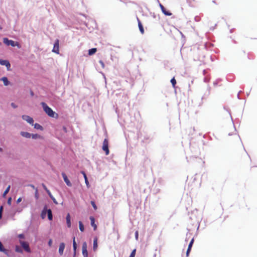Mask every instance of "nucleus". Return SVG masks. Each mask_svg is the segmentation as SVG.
I'll list each match as a JSON object with an SVG mask.
<instances>
[{
	"instance_id": "f704fd0d",
	"label": "nucleus",
	"mask_w": 257,
	"mask_h": 257,
	"mask_svg": "<svg viewBox=\"0 0 257 257\" xmlns=\"http://www.w3.org/2000/svg\"><path fill=\"white\" fill-rule=\"evenodd\" d=\"M49 197H50L53 200V202L56 204H57L58 203L55 200V199L51 195L50 193L49 192Z\"/></svg>"
},
{
	"instance_id": "79ce46f5",
	"label": "nucleus",
	"mask_w": 257,
	"mask_h": 257,
	"mask_svg": "<svg viewBox=\"0 0 257 257\" xmlns=\"http://www.w3.org/2000/svg\"><path fill=\"white\" fill-rule=\"evenodd\" d=\"M22 201V198L21 197L19 198L17 200V203H20L21 201Z\"/></svg>"
},
{
	"instance_id": "a19ab883",
	"label": "nucleus",
	"mask_w": 257,
	"mask_h": 257,
	"mask_svg": "<svg viewBox=\"0 0 257 257\" xmlns=\"http://www.w3.org/2000/svg\"><path fill=\"white\" fill-rule=\"evenodd\" d=\"M234 139H235V140H236L238 142H239V143L240 140H239V139H238V138L236 136H234Z\"/></svg>"
},
{
	"instance_id": "5701e85b",
	"label": "nucleus",
	"mask_w": 257,
	"mask_h": 257,
	"mask_svg": "<svg viewBox=\"0 0 257 257\" xmlns=\"http://www.w3.org/2000/svg\"><path fill=\"white\" fill-rule=\"evenodd\" d=\"M79 229L81 232H83L84 230V225L81 221H79Z\"/></svg>"
},
{
	"instance_id": "8fccbe9b",
	"label": "nucleus",
	"mask_w": 257,
	"mask_h": 257,
	"mask_svg": "<svg viewBox=\"0 0 257 257\" xmlns=\"http://www.w3.org/2000/svg\"><path fill=\"white\" fill-rule=\"evenodd\" d=\"M51 243H52V240L51 239H49V246L51 245Z\"/></svg>"
},
{
	"instance_id": "b1692460",
	"label": "nucleus",
	"mask_w": 257,
	"mask_h": 257,
	"mask_svg": "<svg viewBox=\"0 0 257 257\" xmlns=\"http://www.w3.org/2000/svg\"><path fill=\"white\" fill-rule=\"evenodd\" d=\"M33 125L34 126V128L37 130H43V127L39 123H36L34 124H33Z\"/></svg>"
},
{
	"instance_id": "39448f33",
	"label": "nucleus",
	"mask_w": 257,
	"mask_h": 257,
	"mask_svg": "<svg viewBox=\"0 0 257 257\" xmlns=\"http://www.w3.org/2000/svg\"><path fill=\"white\" fill-rule=\"evenodd\" d=\"M22 118L26 120L27 122L30 123V124L33 125L34 120L32 117H30L29 115H23L22 116Z\"/></svg>"
},
{
	"instance_id": "bb28decb",
	"label": "nucleus",
	"mask_w": 257,
	"mask_h": 257,
	"mask_svg": "<svg viewBox=\"0 0 257 257\" xmlns=\"http://www.w3.org/2000/svg\"><path fill=\"white\" fill-rule=\"evenodd\" d=\"M84 179H85V184H86L87 188H89L90 185H89V182L88 181L87 176L86 175H84Z\"/></svg>"
},
{
	"instance_id": "393cba45",
	"label": "nucleus",
	"mask_w": 257,
	"mask_h": 257,
	"mask_svg": "<svg viewBox=\"0 0 257 257\" xmlns=\"http://www.w3.org/2000/svg\"><path fill=\"white\" fill-rule=\"evenodd\" d=\"M73 249L74 251V254H75V252H76V248H77V244L75 240V237L73 238Z\"/></svg>"
},
{
	"instance_id": "09e8293b",
	"label": "nucleus",
	"mask_w": 257,
	"mask_h": 257,
	"mask_svg": "<svg viewBox=\"0 0 257 257\" xmlns=\"http://www.w3.org/2000/svg\"><path fill=\"white\" fill-rule=\"evenodd\" d=\"M19 237L20 238H23L24 237V235L23 234H20V235H19Z\"/></svg>"
},
{
	"instance_id": "f3484780",
	"label": "nucleus",
	"mask_w": 257,
	"mask_h": 257,
	"mask_svg": "<svg viewBox=\"0 0 257 257\" xmlns=\"http://www.w3.org/2000/svg\"><path fill=\"white\" fill-rule=\"evenodd\" d=\"M21 135L26 138H30L31 137V134L28 132H22Z\"/></svg>"
},
{
	"instance_id": "1a4fd4ad",
	"label": "nucleus",
	"mask_w": 257,
	"mask_h": 257,
	"mask_svg": "<svg viewBox=\"0 0 257 257\" xmlns=\"http://www.w3.org/2000/svg\"><path fill=\"white\" fill-rule=\"evenodd\" d=\"M47 213H48V209H47V206L45 205L41 214L42 219L45 218Z\"/></svg>"
},
{
	"instance_id": "a211bd4d",
	"label": "nucleus",
	"mask_w": 257,
	"mask_h": 257,
	"mask_svg": "<svg viewBox=\"0 0 257 257\" xmlns=\"http://www.w3.org/2000/svg\"><path fill=\"white\" fill-rule=\"evenodd\" d=\"M97 246H98V245H97V237H95L94 240H93V250L94 251H95L97 249Z\"/></svg>"
},
{
	"instance_id": "4468645a",
	"label": "nucleus",
	"mask_w": 257,
	"mask_h": 257,
	"mask_svg": "<svg viewBox=\"0 0 257 257\" xmlns=\"http://www.w3.org/2000/svg\"><path fill=\"white\" fill-rule=\"evenodd\" d=\"M66 223H67V225L68 226V227L70 228L71 227V217H70V215L69 213H68L67 216H66Z\"/></svg>"
},
{
	"instance_id": "49530a36",
	"label": "nucleus",
	"mask_w": 257,
	"mask_h": 257,
	"mask_svg": "<svg viewBox=\"0 0 257 257\" xmlns=\"http://www.w3.org/2000/svg\"><path fill=\"white\" fill-rule=\"evenodd\" d=\"M29 186L31 187L32 188H33L34 189H35L36 190V188H35L33 185H32V184L29 185Z\"/></svg>"
},
{
	"instance_id": "f257e3e1",
	"label": "nucleus",
	"mask_w": 257,
	"mask_h": 257,
	"mask_svg": "<svg viewBox=\"0 0 257 257\" xmlns=\"http://www.w3.org/2000/svg\"><path fill=\"white\" fill-rule=\"evenodd\" d=\"M3 42L7 46L11 45L13 47L17 46L18 48H20V44L18 42L9 40L7 38H4L3 39Z\"/></svg>"
},
{
	"instance_id": "ddd939ff",
	"label": "nucleus",
	"mask_w": 257,
	"mask_h": 257,
	"mask_svg": "<svg viewBox=\"0 0 257 257\" xmlns=\"http://www.w3.org/2000/svg\"><path fill=\"white\" fill-rule=\"evenodd\" d=\"M138 26H139V30L141 33V34H144L145 31H144V29L143 25L142 24L140 20L138 18Z\"/></svg>"
},
{
	"instance_id": "58836bf2",
	"label": "nucleus",
	"mask_w": 257,
	"mask_h": 257,
	"mask_svg": "<svg viewBox=\"0 0 257 257\" xmlns=\"http://www.w3.org/2000/svg\"><path fill=\"white\" fill-rule=\"evenodd\" d=\"M11 106H12L13 108H17V105H16V104H15L14 103H13V102H12V103H11Z\"/></svg>"
},
{
	"instance_id": "a878e982",
	"label": "nucleus",
	"mask_w": 257,
	"mask_h": 257,
	"mask_svg": "<svg viewBox=\"0 0 257 257\" xmlns=\"http://www.w3.org/2000/svg\"><path fill=\"white\" fill-rule=\"evenodd\" d=\"M10 188H11V186L9 185L8 186V187L6 188V189L5 190V191H4V192L3 193L4 197H5L7 195V194L9 192Z\"/></svg>"
},
{
	"instance_id": "aec40b11",
	"label": "nucleus",
	"mask_w": 257,
	"mask_h": 257,
	"mask_svg": "<svg viewBox=\"0 0 257 257\" xmlns=\"http://www.w3.org/2000/svg\"><path fill=\"white\" fill-rule=\"evenodd\" d=\"M97 51V49L95 48L89 49L88 51V55L91 56L95 54Z\"/></svg>"
},
{
	"instance_id": "f03ea898",
	"label": "nucleus",
	"mask_w": 257,
	"mask_h": 257,
	"mask_svg": "<svg viewBox=\"0 0 257 257\" xmlns=\"http://www.w3.org/2000/svg\"><path fill=\"white\" fill-rule=\"evenodd\" d=\"M108 144L109 143L108 139H105L103 142L102 150L105 152L106 155H108L109 153Z\"/></svg>"
},
{
	"instance_id": "423d86ee",
	"label": "nucleus",
	"mask_w": 257,
	"mask_h": 257,
	"mask_svg": "<svg viewBox=\"0 0 257 257\" xmlns=\"http://www.w3.org/2000/svg\"><path fill=\"white\" fill-rule=\"evenodd\" d=\"M62 176L63 178V179L65 182V183L67 184V185L69 187H71L72 186V183H71V182L69 181V180L68 179L67 175H66V174L65 173H62Z\"/></svg>"
},
{
	"instance_id": "37998d69",
	"label": "nucleus",
	"mask_w": 257,
	"mask_h": 257,
	"mask_svg": "<svg viewBox=\"0 0 257 257\" xmlns=\"http://www.w3.org/2000/svg\"><path fill=\"white\" fill-rule=\"evenodd\" d=\"M159 6H160L161 10H162L163 9H164V8H165V7L161 4H160Z\"/></svg>"
},
{
	"instance_id": "4be33fe9",
	"label": "nucleus",
	"mask_w": 257,
	"mask_h": 257,
	"mask_svg": "<svg viewBox=\"0 0 257 257\" xmlns=\"http://www.w3.org/2000/svg\"><path fill=\"white\" fill-rule=\"evenodd\" d=\"M163 13L166 15V16H171L172 15V13L166 10V9L165 8H164V9H163L162 10Z\"/></svg>"
},
{
	"instance_id": "2eb2a0df",
	"label": "nucleus",
	"mask_w": 257,
	"mask_h": 257,
	"mask_svg": "<svg viewBox=\"0 0 257 257\" xmlns=\"http://www.w3.org/2000/svg\"><path fill=\"white\" fill-rule=\"evenodd\" d=\"M65 248V244L63 242L60 243L59 248V252L62 255L63 253L64 249Z\"/></svg>"
},
{
	"instance_id": "6e6552de",
	"label": "nucleus",
	"mask_w": 257,
	"mask_h": 257,
	"mask_svg": "<svg viewBox=\"0 0 257 257\" xmlns=\"http://www.w3.org/2000/svg\"><path fill=\"white\" fill-rule=\"evenodd\" d=\"M0 64L2 65L6 66L7 67L8 70H9V69L11 67V64L8 60H3L2 59H0Z\"/></svg>"
},
{
	"instance_id": "e433bc0d",
	"label": "nucleus",
	"mask_w": 257,
	"mask_h": 257,
	"mask_svg": "<svg viewBox=\"0 0 257 257\" xmlns=\"http://www.w3.org/2000/svg\"><path fill=\"white\" fill-rule=\"evenodd\" d=\"M99 63L101 64L102 68L104 67V63H103V62L102 60H100L99 61Z\"/></svg>"
},
{
	"instance_id": "4c0bfd02",
	"label": "nucleus",
	"mask_w": 257,
	"mask_h": 257,
	"mask_svg": "<svg viewBox=\"0 0 257 257\" xmlns=\"http://www.w3.org/2000/svg\"><path fill=\"white\" fill-rule=\"evenodd\" d=\"M138 236H139V233H138V231H137L136 232H135V237L136 238V239H138Z\"/></svg>"
},
{
	"instance_id": "c9c22d12",
	"label": "nucleus",
	"mask_w": 257,
	"mask_h": 257,
	"mask_svg": "<svg viewBox=\"0 0 257 257\" xmlns=\"http://www.w3.org/2000/svg\"><path fill=\"white\" fill-rule=\"evenodd\" d=\"M3 210V207L2 206L0 207V219L2 217Z\"/></svg>"
},
{
	"instance_id": "7c9ffc66",
	"label": "nucleus",
	"mask_w": 257,
	"mask_h": 257,
	"mask_svg": "<svg viewBox=\"0 0 257 257\" xmlns=\"http://www.w3.org/2000/svg\"><path fill=\"white\" fill-rule=\"evenodd\" d=\"M15 250L18 252H22V249L19 246H16Z\"/></svg>"
},
{
	"instance_id": "a18cd8bd",
	"label": "nucleus",
	"mask_w": 257,
	"mask_h": 257,
	"mask_svg": "<svg viewBox=\"0 0 257 257\" xmlns=\"http://www.w3.org/2000/svg\"><path fill=\"white\" fill-rule=\"evenodd\" d=\"M63 131H64L65 133H66V132H67V128H66V127L65 126H63Z\"/></svg>"
},
{
	"instance_id": "864d4df0",
	"label": "nucleus",
	"mask_w": 257,
	"mask_h": 257,
	"mask_svg": "<svg viewBox=\"0 0 257 257\" xmlns=\"http://www.w3.org/2000/svg\"><path fill=\"white\" fill-rule=\"evenodd\" d=\"M1 45V43L0 42V45Z\"/></svg>"
},
{
	"instance_id": "de8ad7c7",
	"label": "nucleus",
	"mask_w": 257,
	"mask_h": 257,
	"mask_svg": "<svg viewBox=\"0 0 257 257\" xmlns=\"http://www.w3.org/2000/svg\"><path fill=\"white\" fill-rule=\"evenodd\" d=\"M81 173L83 175V177H84V175H86L84 171H81Z\"/></svg>"
},
{
	"instance_id": "cd10ccee",
	"label": "nucleus",
	"mask_w": 257,
	"mask_h": 257,
	"mask_svg": "<svg viewBox=\"0 0 257 257\" xmlns=\"http://www.w3.org/2000/svg\"><path fill=\"white\" fill-rule=\"evenodd\" d=\"M171 82L173 87H175V85L176 84V80L174 77H173V78L171 79Z\"/></svg>"
},
{
	"instance_id": "72a5a7b5",
	"label": "nucleus",
	"mask_w": 257,
	"mask_h": 257,
	"mask_svg": "<svg viewBox=\"0 0 257 257\" xmlns=\"http://www.w3.org/2000/svg\"><path fill=\"white\" fill-rule=\"evenodd\" d=\"M136 249H134L131 252V255H132V256H134L135 257V255H136Z\"/></svg>"
},
{
	"instance_id": "2f4dec72",
	"label": "nucleus",
	"mask_w": 257,
	"mask_h": 257,
	"mask_svg": "<svg viewBox=\"0 0 257 257\" xmlns=\"http://www.w3.org/2000/svg\"><path fill=\"white\" fill-rule=\"evenodd\" d=\"M91 205H92V206H93V207L94 209L95 210H96L97 209V206H96V204H95V203L94 201H91Z\"/></svg>"
},
{
	"instance_id": "9d476101",
	"label": "nucleus",
	"mask_w": 257,
	"mask_h": 257,
	"mask_svg": "<svg viewBox=\"0 0 257 257\" xmlns=\"http://www.w3.org/2000/svg\"><path fill=\"white\" fill-rule=\"evenodd\" d=\"M49 117L57 118L58 114L55 112L53 111V110L49 107Z\"/></svg>"
},
{
	"instance_id": "603ef678",
	"label": "nucleus",
	"mask_w": 257,
	"mask_h": 257,
	"mask_svg": "<svg viewBox=\"0 0 257 257\" xmlns=\"http://www.w3.org/2000/svg\"><path fill=\"white\" fill-rule=\"evenodd\" d=\"M129 257H134V256H132V255H130Z\"/></svg>"
},
{
	"instance_id": "412c9836",
	"label": "nucleus",
	"mask_w": 257,
	"mask_h": 257,
	"mask_svg": "<svg viewBox=\"0 0 257 257\" xmlns=\"http://www.w3.org/2000/svg\"><path fill=\"white\" fill-rule=\"evenodd\" d=\"M41 104L44 108V111L46 112L47 114H48V106H47V105L44 102H42Z\"/></svg>"
},
{
	"instance_id": "c03bdc74",
	"label": "nucleus",
	"mask_w": 257,
	"mask_h": 257,
	"mask_svg": "<svg viewBox=\"0 0 257 257\" xmlns=\"http://www.w3.org/2000/svg\"><path fill=\"white\" fill-rule=\"evenodd\" d=\"M43 186L44 187V188L45 189V190L48 192V190L47 189V187L46 186V185H45L44 184H43Z\"/></svg>"
},
{
	"instance_id": "0eeeda50",
	"label": "nucleus",
	"mask_w": 257,
	"mask_h": 257,
	"mask_svg": "<svg viewBox=\"0 0 257 257\" xmlns=\"http://www.w3.org/2000/svg\"><path fill=\"white\" fill-rule=\"evenodd\" d=\"M21 244L22 246L24 248V249L27 252H30V249L29 247V244L25 241H21Z\"/></svg>"
},
{
	"instance_id": "6ab92c4d",
	"label": "nucleus",
	"mask_w": 257,
	"mask_h": 257,
	"mask_svg": "<svg viewBox=\"0 0 257 257\" xmlns=\"http://www.w3.org/2000/svg\"><path fill=\"white\" fill-rule=\"evenodd\" d=\"M0 251L1 252H3L5 254H8V251L6 249H5V248H4L2 243L1 242V241H0Z\"/></svg>"
},
{
	"instance_id": "3c124183",
	"label": "nucleus",
	"mask_w": 257,
	"mask_h": 257,
	"mask_svg": "<svg viewBox=\"0 0 257 257\" xmlns=\"http://www.w3.org/2000/svg\"><path fill=\"white\" fill-rule=\"evenodd\" d=\"M0 151H1V152H2V151H3V149H2L1 148H0Z\"/></svg>"
},
{
	"instance_id": "ea45409f",
	"label": "nucleus",
	"mask_w": 257,
	"mask_h": 257,
	"mask_svg": "<svg viewBox=\"0 0 257 257\" xmlns=\"http://www.w3.org/2000/svg\"><path fill=\"white\" fill-rule=\"evenodd\" d=\"M11 201H12V198L11 197H10L8 200V204H9V205H11Z\"/></svg>"
},
{
	"instance_id": "473e14b6",
	"label": "nucleus",
	"mask_w": 257,
	"mask_h": 257,
	"mask_svg": "<svg viewBox=\"0 0 257 257\" xmlns=\"http://www.w3.org/2000/svg\"><path fill=\"white\" fill-rule=\"evenodd\" d=\"M53 215L51 210L49 209V220H52Z\"/></svg>"
},
{
	"instance_id": "c85d7f7f",
	"label": "nucleus",
	"mask_w": 257,
	"mask_h": 257,
	"mask_svg": "<svg viewBox=\"0 0 257 257\" xmlns=\"http://www.w3.org/2000/svg\"><path fill=\"white\" fill-rule=\"evenodd\" d=\"M31 137L34 139H37L41 138V136L38 134H32Z\"/></svg>"
},
{
	"instance_id": "c756f323",
	"label": "nucleus",
	"mask_w": 257,
	"mask_h": 257,
	"mask_svg": "<svg viewBox=\"0 0 257 257\" xmlns=\"http://www.w3.org/2000/svg\"><path fill=\"white\" fill-rule=\"evenodd\" d=\"M35 197L36 199H38L39 198V193H38V190L37 188H36L35 193Z\"/></svg>"
},
{
	"instance_id": "9b49d317",
	"label": "nucleus",
	"mask_w": 257,
	"mask_h": 257,
	"mask_svg": "<svg viewBox=\"0 0 257 257\" xmlns=\"http://www.w3.org/2000/svg\"><path fill=\"white\" fill-rule=\"evenodd\" d=\"M90 220L91 221V225L93 227L94 230H96L97 229V225L95 223V219L93 216L90 217Z\"/></svg>"
},
{
	"instance_id": "7ed1b4c3",
	"label": "nucleus",
	"mask_w": 257,
	"mask_h": 257,
	"mask_svg": "<svg viewBox=\"0 0 257 257\" xmlns=\"http://www.w3.org/2000/svg\"><path fill=\"white\" fill-rule=\"evenodd\" d=\"M52 52L57 54L59 53V41L58 39H57L54 44Z\"/></svg>"
},
{
	"instance_id": "f8f14e48",
	"label": "nucleus",
	"mask_w": 257,
	"mask_h": 257,
	"mask_svg": "<svg viewBox=\"0 0 257 257\" xmlns=\"http://www.w3.org/2000/svg\"><path fill=\"white\" fill-rule=\"evenodd\" d=\"M193 242H194V238H192L191 239V240L190 241V243L189 244L188 247V249H187V252H186L187 256L189 255V254L190 251V250L191 249V248H192V245L193 244Z\"/></svg>"
},
{
	"instance_id": "20e7f679",
	"label": "nucleus",
	"mask_w": 257,
	"mask_h": 257,
	"mask_svg": "<svg viewBox=\"0 0 257 257\" xmlns=\"http://www.w3.org/2000/svg\"><path fill=\"white\" fill-rule=\"evenodd\" d=\"M82 254L83 257H88V252L87 250V243L86 242H84L82 244Z\"/></svg>"
},
{
	"instance_id": "dca6fc26",
	"label": "nucleus",
	"mask_w": 257,
	"mask_h": 257,
	"mask_svg": "<svg viewBox=\"0 0 257 257\" xmlns=\"http://www.w3.org/2000/svg\"><path fill=\"white\" fill-rule=\"evenodd\" d=\"M0 80L3 81L4 84L5 86H8L10 84V82L9 81L7 77H2Z\"/></svg>"
}]
</instances>
